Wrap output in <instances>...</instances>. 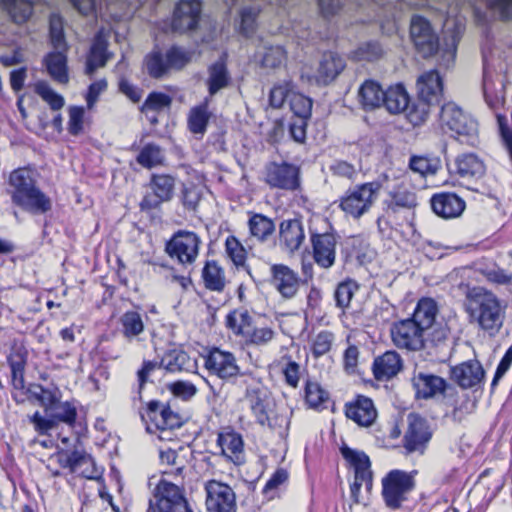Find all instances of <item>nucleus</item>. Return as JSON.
<instances>
[{"label": "nucleus", "instance_id": "nucleus-1", "mask_svg": "<svg viewBox=\"0 0 512 512\" xmlns=\"http://www.w3.org/2000/svg\"><path fill=\"white\" fill-rule=\"evenodd\" d=\"M464 309L470 323L489 335H496L503 326L505 308L499 298L491 291L482 287H467L465 292Z\"/></svg>", "mask_w": 512, "mask_h": 512}, {"label": "nucleus", "instance_id": "nucleus-2", "mask_svg": "<svg viewBox=\"0 0 512 512\" xmlns=\"http://www.w3.org/2000/svg\"><path fill=\"white\" fill-rule=\"evenodd\" d=\"M14 204L32 213H45L51 209L50 199L36 186L31 170L18 168L9 176Z\"/></svg>", "mask_w": 512, "mask_h": 512}, {"label": "nucleus", "instance_id": "nucleus-3", "mask_svg": "<svg viewBox=\"0 0 512 512\" xmlns=\"http://www.w3.org/2000/svg\"><path fill=\"white\" fill-rule=\"evenodd\" d=\"M239 385L244 386V398L261 426L275 429L277 423L270 416L271 399H273L269 389L263 384L261 378L252 373H243L239 379Z\"/></svg>", "mask_w": 512, "mask_h": 512}, {"label": "nucleus", "instance_id": "nucleus-4", "mask_svg": "<svg viewBox=\"0 0 512 512\" xmlns=\"http://www.w3.org/2000/svg\"><path fill=\"white\" fill-rule=\"evenodd\" d=\"M382 184L379 181L366 182L348 189L340 199L342 211L354 219L370 211L378 199Z\"/></svg>", "mask_w": 512, "mask_h": 512}, {"label": "nucleus", "instance_id": "nucleus-5", "mask_svg": "<svg viewBox=\"0 0 512 512\" xmlns=\"http://www.w3.org/2000/svg\"><path fill=\"white\" fill-rule=\"evenodd\" d=\"M440 122L443 127L455 133L461 143L474 146L478 141L477 122L465 114L453 102L444 104L440 111Z\"/></svg>", "mask_w": 512, "mask_h": 512}, {"label": "nucleus", "instance_id": "nucleus-6", "mask_svg": "<svg viewBox=\"0 0 512 512\" xmlns=\"http://www.w3.org/2000/svg\"><path fill=\"white\" fill-rule=\"evenodd\" d=\"M417 470H391L382 479V496L387 507L398 509L415 488Z\"/></svg>", "mask_w": 512, "mask_h": 512}, {"label": "nucleus", "instance_id": "nucleus-7", "mask_svg": "<svg viewBox=\"0 0 512 512\" xmlns=\"http://www.w3.org/2000/svg\"><path fill=\"white\" fill-rule=\"evenodd\" d=\"M147 512H193L184 489L165 479L159 481L149 501Z\"/></svg>", "mask_w": 512, "mask_h": 512}, {"label": "nucleus", "instance_id": "nucleus-8", "mask_svg": "<svg viewBox=\"0 0 512 512\" xmlns=\"http://www.w3.org/2000/svg\"><path fill=\"white\" fill-rule=\"evenodd\" d=\"M201 240L191 231L179 230L166 242L165 252L183 266L191 265L199 254Z\"/></svg>", "mask_w": 512, "mask_h": 512}, {"label": "nucleus", "instance_id": "nucleus-9", "mask_svg": "<svg viewBox=\"0 0 512 512\" xmlns=\"http://www.w3.org/2000/svg\"><path fill=\"white\" fill-rule=\"evenodd\" d=\"M341 454L343 458L354 469V481L350 486L351 497L356 503H359V492L364 485L368 491L372 488V471L370 469L371 463L369 457L359 450L342 446Z\"/></svg>", "mask_w": 512, "mask_h": 512}, {"label": "nucleus", "instance_id": "nucleus-10", "mask_svg": "<svg viewBox=\"0 0 512 512\" xmlns=\"http://www.w3.org/2000/svg\"><path fill=\"white\" fill-rule=\"evenodd\" d=\"M51 459H55L62 468L68 469L70 473L77 476L95 479L99 475L93 457L83 449L72 451L60 449Z\"/></svg>", "mask_w": 512, "mask_h": 512}, {"label": "nucleus", "instance_id": "nucleus-11", "mask_svg": "<svg viewBox=\"0 0 512 512\" xmlns=\"http://www.w3.org/2000/svg\"><path fill=\"white\" fill-rule=\"evenodd\" d=\"M265 183L273 189L295 191L300 188V168L288 162H270L265 166Z\"/></svg>", "mask_w": 512, "mask_h": 512}, {"label": "nucleus", "instance_id": "nucleus-12", "mask_svg": "<svg viewBox=\"0 0 512 512\" xmlns=\"http://www.w3.org/2000/svg\"><path fill=\"white\" fill-rule=\"evenodd\" d=\"M408 426L403 437V447L407 454H424L432 438V430L428 422L418 414L410 413L407 417Z\"/></svg>", "mask_w": 512, "mask_h": 512}, {"label": "nucleus", "instance_id": "nucleus-13", "mask_svg": "<svg viewBox=\"0 0 512 512\" xmlns=\"http://www.w3.org/2000/svg\"><path fill=\"white\" fill-rule=\"evenodd\" d=\"M410 36L419 54L424 58L434 55L439 49V38L430 22L422 16H413Z\"/></svg>", "mask_w": 512, "mask_h": 512}, {"label": "nucleus", "instance_id": "nucleus-14", "mask_svg": "<svg viewBox=\"0 0 512 512\" xmlns=\"http://www.w3.org/2000/svg\"><path fill=\"white\" fill-rule=\"evenodd\" d=\"M149 188L151 193L146 194L139 204L142 211L154 210L170 201L174 195L175 178L169 174H153Z\"/></svg>", "mask_w": 512, "mask_h": 512}, {"label": "nucleus", "instance_id": "nucleus-15", "mask_svg": "<svg viewBox=\"0 0 512 512\" xmlns=\"http://www.w3.org/2000/svg\"><path fill=\"white\" fill-rule=\"evenodd\" d=\"M390 332L394 345L400 349H425V332L409 318L395 322Z\"/></svg>", "mask_w": 512, "mask_h": 512}, {"label": "nucleus", "instance_id": "nucleus-16", "mask_svg": "<svg viewBox=\"0 0 512 512\" xmlns=\"http://www.w3.org/2000/svg\"><path fill=\"white\" fill-rule=\"evenodd\" d=\"M205 491L208 512H236V496L229 485L210 480L205 484Z\"/></svg>", "mask_w": 512, "mask_h": 512}, {"label": "nucleus", "instance_id": "nucleus-17", "mask_svg": "<svg viewBox=\"0 0 512 512\" xmlns=\"http://www.w3.org/2000/svg\"><path fill=\"white\" fill-rule=\"evenodd\" d=\"M205 367L223 380H232L243 374L233 353L213 348L205 358Z\"/></svg>", "mask_w": 512, "mask_h": 512}, {"label": "nucleus", "instance_id": "nucleus-18", "mask_svg": "<svg viewBox=\"0 0 512 512\" xmlns=\"http://www.w3.org/2000/svg\"><path fill=\"white\" fill-rule=\"evenodd\" d=\"M201 10L199 0H181L174 10L172 30L178 33L195 30L200 20Z\"/></svg>", "mask_w": 512, "mask_h": 512}, {"label": "nucleus", "instance_id": "nucleus-19", "mask_svg": "<svg viewBox=\"0 0 512 512\" xmlns=\"http://www.w3.org/2000/svg\"><path fill=\"white\" fill-rule=\"evenodd\" d=\"M217 446L220 454L235 465H241L245 461L244 441L242 435L231 427H225L218 432Z\"/></svg>", "mask_w": 512, "mask_h": 512}, {"label": "nucleus", "instance_id": "nucleus-20", "mask_svg": "<svg viewBox=\"0 0 512 512\" xmlns=\"http://www.w3.org/2000/svg\"><path fill=\"white\" fill-rule=\"evenodd\" d=\"M313 259L321 268L332 267L336 260L337 237L332 232L311 235Z\"/></svg>", "mask_w": 512, "mask_h": 512}, {"label": "nucleus", "instance_id": "nucleus-21", "mask_svg": "<svg viewBox=\"0 0 512 512\" xmlns=\"http://www.w3.org/2000/svg\"><path fill=\"white\" fill-rule=\"evenodd\" d=\"M270 271V284L284 299L293 298L300 286L298 274L284 264H273Z\"/></svg>", "mask_w": 512, "mask_h": 512}, {"label": "nucleus", "instance_id": "nucleus-22", "mask_svg": "<svg viewBox=\"0 0 512 512\" xmlns=\"http://www.w3.org/2000/svg\"><path fill=\"white\" fill-rule=\"evenodd\" d=\"M485 371L477 360H469L451 368V378L463 389L479 385Z\"/></svg>", "mask_w": 512, "mask_h": 512}, {"label": "nucleus", "instance_id": "nucleus-23", "mask_svg": "<svg viewBox=\"0 0 512 512\" xmlns=\"http://www.w3.org/2000/svg\"><path fill=\"white\" fill-rule=\"evenodd\" d=\"M430 202L434 213L444 219L456 218L465 209V201L455 193L444 192L435 194Z\"/></svg>", "mask_w": 512, "mask_h": 512}, {"label": "nucleus", "instance_id": "nucleus-24", "mask_svg": "<svg viewBox=\"0 0 512 512\" xmlns=\"http://www.w3.org/2000/svg\"><path fill=\"white\" fill-rule=\"evenodd\" d=\"M345 413L349 419L364 427L370 426L377 417L373 401L362 395L357 396L353 402L346 404Z\"/></svg>", "mask_w": 512, "mask_h": 512}, {"label": "nucleus", "instance_id": "nucleus-25", "mask_svg": "<svg viewBox=\"0 0 512 512\" xmlns=\"http://www.w3.org/2000/svg\"><path fill=\"white\" fill-rule=\"evenodd\" d=\"M418 96L420 100L435 104L443 93V81L437 70H430L419 76L417 80Z\"/></svg>", "mask_w": 512, "mask_h": 512}, {"label": "nucleus", "instance_id": "nucleus-26", "mask_svg": "<svg viewBox=\"0 0 512 512\" xmlns=\"http://www.w3.org/2000/svg\"><path fill=\"white\" fill-rule=\"evenodd\" d=\"M232 84V77L223 58L215 61L207 68L205 85L210 97L228 88Z\"/></svg>", "mask_w": 512, "mask_h": 512}, {"label": "nucleus", "instance_id": "nucleus-27", "mask_svg": "<svg viewBox=\"0 0 512 512\" xmlns=\"http://www.w3.org/2000/svg\"><path fill=\"white\" fill-rule=\"evenodd\" d=\"M305 239L303 225L298 219L284 220L279 229V245L293 253L300 248Z\"/></svg>", "mask_w": 512, "mask_h": 512}, {"label": "nucleus", "instance_id": "nucleus-28", "mask_svg": "<svg viewBox=\"0 0 512 512\" xmlns=\"http://www.w3.org/2000/svg\"><path fill=\"white\" fill-rule=\"evenodd\" d=\"M108 39L104 32L99 31L92 42L86 61V73L92 75L98 68L104 67L112 56L108 50Z\"/></svg>", "mask_w": 512, "mask_h": 512}, {"label": "nucleus", "instance_id": "nucleus-29", "mask_svg": "<svg viewBox=\"0 0 512 512\" xmlns=\"http://www.w3.org/2000/svg\"><path fill=\"white\" fill-rule=\"evenodd\" d=\"M412 383L417 397L424 399L444 393L447 386L443 378L423 372L415 374Z\"/></svg>", "mask_w": 512, "mask_h": 512}, {"label": "nucleus", "instance_id": "nucleus-30", "mask_svg": "<svg viewBox=\"0 0 512 512\" xmlns=\"http://www.w3.org/2000/svg\"><path fill=\"white\" fill-rule=\"evenodd\" d=\"M402 368L400 355L395 351H387L375 358L373 363L374 377L379 381L389 380L396 376Z\"/></svg>", "mask_w": 512, "mask_h": 512}, {"label": "nucleus", "instance_id": "nucleus-31", "mask_svg": "<svg viewBox=\"0 0 512 512\" xmlns=\"http://www.w3.org/2000/svg\"><path fill=\"white\" fill-rule=\"evenodd\" d=\"M160 368L168 372L192 371L196 368V361L185 351L172 349L167 351L159 361Z\"/></svg>", "mask_w": 512, "mask_h": 512}, {"label": "nucleus", "instance_id": "nucleus-32", "mask_svg": "<svg viewBox=\"0 0 512 512\" xmlns=\"http://www.w3.org/2000/svg\"><path fill=\"white\" fill-rule=\"evenodd\" d=\"M212 113L209 111V98L206 97L199 105L192 107L187 116L188 130L195 135H204Z\"/></svg>", "mask_w": 512, "mask_h": 512}, {"label": "nucleus", "instance_id": "nucleus-33", "mask_svg": "<svg viewBox=\"0 0 512 512\" xmlns=\"http://www.w3.org/2000/svg\"><path fill=\"white\" fill-rule=\"evenodd\" d=\"M384 92L378 82L366 80L358 89V101L364 110H374L382 105Z\"/></svg>", "mask_w": 512, "mask_h": 512}, {"label": "nucleus", "instance_id": "nucleus-34", "mask_svg": "<svg viewBox=\"0 0 512 512\" xmlns=\"http://www.w3.org/2000/svg\"><path fill=\"white\" fill-rule=\"evenodd\" d=\"M27 393L29 400L37 402L45 412H49L62 397V393L57 386L49 388L36 383L29 385Z\"/></svg>", "mask_w": 512, "mask_h": 512}, {"label": "nucleus", "instance_id": "nucleus-35", "mask_svg": "<svg viewBox=\"0 0 512 512\" xmlns=\"http://www.w3.org/2000/svg\"><path fill=\"white\" fill-rule=\"evenodd\" d=\"M455 170L464 179L480 178L485 173V165L477 155L466 153L456 158Z\"/></svg>", "mask_w": 512, "mask_h": 512}, {"label": "nucleus", "instance_id": "nucleus-36", "mask_svg": "<svg viewBox=\"0 0 512 512\" xmlns=\"http://www.w3.org/2000/svg\"><path fill=\"white\" fill-rule=\"evenodd\" d=\"M437 312L436 302L431 298H423L418 302L409 319L425 332L427 328H431V325L436 323Z\"/></svg>", "mask_w": 512, "mask_h": 512}, {"label": "nucleus", "instance_id": "nucleus-37", "mask_svg": "<svg viewBox=\"0 0 512 512\" xmlns=\"http://www.w3.org/2000/svg\"><path fill=\"white\" fill-rule=\"evenodd\" d=\"M343 59L332 52L323 55L317 71V80L323 84L333 81L344 69Z\"/></svg>", "mask_w": 512, "mask_h": 512}, {"label": "nucleus", "instance_id": "nucleus-38", "mask_svg": "<svg viewBox=\"0 0 512 512\" xmlns=\"http://www.w3.org/2000/svg\"><path fill=\"white\" fill-rule=\"evenodd\" d=\"M409 101V95L405 87L402 84H396L390 86L384 92L382 105H384L391 114H399L407 109Z\"/></svg>", "mask_w": 512, "mask_h": 512}, {"label": "nucleus", "instance_id": "nucleus-39", "mask_svg": "<svg viewBox=\"0 0 512 512\" xmlns=\"http://www.w3.org/2000/svg\"><path fill=\"white\" fill-rule=\"evenodd\" d=\"M63 51L64 50H59L57 52L49 53L45 57L44 63L53 80L61 84H66L69 81V76L67 69V57Z\"/></svg>", "mask_w": 512, "mask_h": 512}, {"label": "nucleus", "instance_id": "nucleus-40", "mask_svg": "<svg viewBox=\"0 0 512 512\" xmlns=\"http://www.w3.org/2000/svg\"><path fill=\"white\" fill-rule=\"evenodd\" d=\"M204 286L215 292H222L226 286L223 268L214 260L207 261L202 269Z\"/></svg>", "mask_w": 512, "mask_h": 512}, {"label": "nucleus", "instance_id": "nucleus-41", "mask_svg": "<svg viewBox=\"0 0 512 512\" xmlns=\"http://www.w3.org/2000/svg\"><path fill=\"white\" fill-rule=\"evenodd\" d=\"M145 66L149 76L154 79H161L172 70L168 63L166 53L162 54L160 51H152L149 53L145 57Z\"/></svg>", "mask_w": 512, "mask_h": 512}, {"label": "nucleus", "instance_id": "nucleus-42", "mask_svg": "<svg viewBox=\"0 0 512 512\" xmlns=\"http://www.w3.org/2000/svg\"><path fill=\"white\" fill-rule=\"evenodd\" d=\"M250 234L259 241H265L275 231V224L272 219L263 214H254L248 221Z\"/></svg>", "mask_w": 512, "mask_h": 512}, {"label": "nucleus", "instance_id": "nucleus-43", "mask_svg": "<svg viewBox=\"0 0 512 512\" xmlns=\"http://www.w3.org/2000/svg\"><path fill=\"white\" fill-rule=\"evenodd\" d=\"M49 416L53 417L56 424L64 423L70 427H73L77 419V409L73 402L64 401L61 399L57 404H54L49 412H45Z\"/></svg>", "mask_w": 512, "mask_h": 512}, {"label": "nucleus", "instance_id": "nucleus-44", "mask_svg": "<svg viewBox=\"0 0 512 512\" xmlns=\"http://www.w3.org/2000/svg\"><path fill=\"white\" fill-rule=\"evenodd\" d=\"M122 334L126 339H133L144 331V322L142 315L137 311H126L120 317Z\"/></svg>", "mask_w": 512, "mask_h": 512}, {"label": "nucleus", "instance_id": "nucleus-45", "mask_svg": "<svg viewBox=\"0 0 512 512\" xmlns=\"http://www.w3.org/2000/svg\"><path fill=\"white\" fill-rule=\"evenodd\" d=\"M226 325L236 335H240L243 338L249 334L252 326V317L249 312L234 310L226 316Z\"/></svg>", "mask_w": 512, "mask_h": 512}, {"label": "nucleus", "instance_id": "nucleus-46", "mask_svg": "<svg viewBox=\"0 0 512 512\" xmlns=\"http://www.w3.org/2000/svg\"><path fill=\"white\" fill-rule=\"evenodd\" d=\"M391 199L385 201L386 211L397 213L401 209H412L417 205L415 193L408 190H398L390 194Z\"/></svg>", "mask_w": 512, "mask_h": 512}, {"label": "nucleus", "instance_id": "nucleus-47", "mask_svg": "<svg viewBox=\"0 0 512 512\" xmlns=\"http://www.w3.org/2000/svg\"><path fill=\"white\" fill-rule=\"evenodd\" d=\"M4 9L15 23H24L32 14V4L28 0H1Z\"/></svg>", "mask_w": 512, "mask_h": 512}, {"label": "nucleus", "instance_id": "nucleus-48", "mask_svg": "<svg viewBox=\"0 0 512 512\" xmlns=\"http://www.w3.org/2000/svg\"><path fill=\"white\" fill-rule=\"evenodd\" d=\"M195 51L178 45H173L166 50L168 63L174 70H181L194 58Z\"/></svg>", "mask_w": 512, "mask_h": 512}, {"label": "nucleus", "instance_id": "nucleus-49", "mask_svg": "<svg viewBox=\"0 0 512 512\" xmlns=\"http://www.w3.org/2000/svg\"><path fill=\"white\" fill-rule=\"evenodd\" d=\"M450 330L446 323L436 322L425 331V348H439L448 341Z\"/></svg>", "mask_w": 512, "mask_h": 512}, {"label": "nucleus", "instance_id": "nucleus-50", "mask_svg": "<svg viewBox=\"0 0 512 512\" xmlns=\"http://www.w3.org/2000/svg\"><path fill=\"white\" fill-rule=\"evenodd\" d=\"M35 92L53 111H60L65 105L64 97L44 81H39L35 84Z\"/></svg>", "mask_w": 512, "mask_h": 512}, {"label": "nucleus", "instance_id": "nucleus-51", "mask_svg": "<svg viewBox=\"0 0 512 512\" xmlns=\"http://www.w3.org/2000/svg\"><path fill=\"white\" fill-rule=\"evenodd\" d=\"M163 160L164 154L161 147L154 143L146 144L137 156V162L145 168L160 165Z\"/></svg>", "mask_w": 512, "mask_h": 512}, {"label": "nucleus", "instance_id": "nucleus-52", "mask_svg": "<svg viewBox=\"0 0 512 512\" xmlns=\"http://www.w3.org/2000/svg\"><path fill=\"white\" fill-rule=\"evenodd\" d=\"M358 289L359 285L357 282L351 279L339 283L334 292L336 306L342 310L348 308Z\"/></svg>", "mask_w": 512, "mask_h": 512}, {"label": "nucleus", "instance_id": "nucleus-53", "mask_svg": "<svg viewBox=\"0 0 512 512\" xmlns=\"http://www.w3.org/2000/svg\"><path fill=\"white\" fill-rule=\"evenodd\" d=\"M287 53L280 45L265 47L261 55V65L265 68H279L286 61Z\"/></svg>", "mask_w": 512, "mask_h": 512}, {"label": "nucleus", "instance_id": "nucleus-54", "mask_svg": "<svg viewBox=\"0 0 512 512\" xmlns=\"http://www.w3.org/2000/svg\"><path fill=\"white\" fill-rule=\"evenodd\" d=\"M481 275L490 283L496 285H512V273L496 264L480 269Z\"/></svg>", "mask_w": 512, "mask_h": 512}, {"label": "nucleus", "instance_id": "nucleus-55", "mask_svg": "<svg viewBox=\"0 0 512 512\" xmlns=\"http://www.w3.org/2000/svg\"><path fill=\"white\" fill-rule=\"evenodd\" d=\"M288 103L291 111L299 119H307L310 117L312 110V100L310 98L293 90Z\"/></svg>", "mask_w": 512, "mask_h": 512}, {"label": "nucleus", "instance_id": "nucleus-56", "mask_svg": "<svg viewBox=\"0 0 512 512\" xmlns=\"http://www.w3.org/2000/svg\"><path fill=\"white\" fill-rule=\"evenodd\" d=\"M409 167L412 171L422 176L434 175L440 167V162L437 158L431 159L424 156H413L410 159Z\"/></svg>", "mask_w": 512, "mask_h": 512}, {"label": "nucleus", "instance_id": "nucleus-57", "mask_svg": "<svg viewBox=\"0 0 512 512\" xmlns=\"http://www.w3.org/2000/svg\"><path fill=\"white\" fill-rule=\"evenodd\" d=\"M225 251L235 266L242 267L245 265L247 258L246 250L235 236L230 235L226 238Z\"/></svg>", "mask_w": 512, "mask_h": 512}, {"label": "nucleus", "instance_id": "nucleus-58", "mask_svg": "<svg viewBox=\"0 0 512 512\" xmlns=\"http://www.w3.org/2000/svg\"><path fill=\"white\" fill-rule=\"evenodd\" d=\"M156 424V427L160 430L174 429L181 426L180 416L171 410L169 406L162 407L159 415L151 416Z\"/></svg>", "mask_w": 512, "mask_h": 512}, {"label": "nucleus", "instance_id": "nucleus-59", "mask_svg": "<svg viewBox=\"0 0 512 512\" xmlns=\"http://www.w3.org/2000/svg\"><path fill=\"white\" fill-rule=\"evenodd\" d=\"M8 363L11 369V382L13 387L18 390L24 389L25 359L21 355H11L8 357Z\"/></svg>", "mask_w": 512, "mask_h": 512}, {"label": "nucleus", "instance_id": "nucleus-60", "mask_svg": "<svg viewBox=\"0 0 512 512\" xmlns=\"http://www.w3.org/2000/svg\"><path fill=\"white\" fill-rule=\"evenodd\" d=\"M50 39L55 49L65 50L66 41L64 36L63 19L59 14H52L49 20Z\"/></svg>", "mask_w": 512, "mask_h": 512}, {"label": "nucleus", "instance_id": "nucleus-61", "mask_svg": "<svg viewBox=\"0 0 512 512\" xmlns=\"http://www.w3.org/2000/svg\"><path fill=\"white\" fill-rule=\"evenodd\" d=\"M430 105L431 103L425 102L423 100H420L418 103H413L411 105L409 102L407 109H405L403 113H405L406 118L412 125L418 126L427 120Z\"/></svg>", "mask_w": 512, "mask_h": 512}, {"label": "nucleus", "instance_id": "nucleus-62", "mask_svg": "<svg viewBox=\"0 0 512 512\" xmlns=\"http://www.w3.org/2000/svg\"><path fill=\"white\" fill-rule=\"evenodd\" d=\"M171 103L172 99L169 95L161 92H152L142 104L141 111L143 113H148L149 111L159 112L169 108Z\"/></svg>", "mask_w": 512, "mask_h": 512}, {"label": "nucleus", "instance_id": "nucleus-63", "mask_svg": "<svg viewBox=\"0 0 512 512\" xmlns=\"http://www.w3.org/2000/svg\"><path fill=\"white\" fill-rule=\"evenodd\" d=\"M293 92V86L290 82H283L275 85L269 95V102L273 108H281L286 101H289Z\"/></svg>", "mask_w": 512, "mask_h": 512}, {"label": "nucleus", "instance_id": "nucleus-64", "mask_svg": "<svg viewBox=\"0 0 512 512\" xmlns=\"http://www.w3.org/2000/svg\"><path fill=\"white\" fill-rule=\"evenodd\" d=\"M168 390L172 395L184 401L192 399L198 392L197 387L193 383L182 380L170 383Z\"/></svg>", "mask_w": 512, "mask_h": 512}]
</instances>
